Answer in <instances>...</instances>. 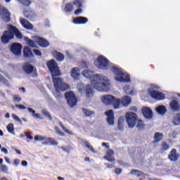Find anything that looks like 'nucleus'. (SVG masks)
Listing matches in <instances>:
<instances>
[{"mask_svg": "<svg viewBox=\"0 0 180 180\" xmlns=\"http://www.w3.org/2000/svg\"><path fill=\"white\" fill-rule=\"evenodd\" d=\"M83 77L90 79V82L94 88L101 92H108L110 89V81L107 77L102 75L94 74L93 71L84 70L82 72Z\"/></svg>", "mask_w": 180, "mask_h": 180, "instance_id": "1", "label": "nucleus"}, {"mask_svg": "<svg viewBox=\"0 0 180 180\" xmlns=\"http://www.w3.org/2000/svg\"><path fill=\"white\" fill-rule=\"evenodd\" d=\"M46 65L52 75V81L56 92L60 94V92L68 91V89H70V85L64 82L61 77H56L61 75L57 62L52 59L46 63Z\"/></svg>", "mask_w": 180, "mask_h": 180, "instance_id": "2", "label": "nucleus"}, {"mask_svg": "<svg viewBox=\"0 0 180 180\" xmlns=\"http://www.w3.org/2000/svg\"><path fill=\"white\" fill-rule=\"evenodd\" d=\"M9 26V30L4 31L1 37V43H3V44H8L11 40H13V39H15V36L16 39H18L19 40H22V39H23V34H22V32L18 30V27L13 25Z\"/></svg>", "mask_w": 180, "mask_h": 180, "instance_id": "3", "label": "nucleus"}, {"mask_svg": "<svg viewBox=\"0 0 180 180\" xmlns=\"http://www.w3.org/2000/svg\"><path fill=\"white\" fill-rule=\"evenodd\" d=\"M111 71L117 76L115 79L117 80V82H123L124 84L131 82L130 75L126 72H123L122 69H119L116 66H112L111 67Z\"/></svg>", "mask_w": 180, "mask_h": 180, "instance_id": "4", "label": "nucleus"}, {"mask_svg": "<svg viewBox=\"0 0 180 180\" xmlns=\"http://www.w3.org/2000/svg\"><path fill=\"white\" fill-rule=\"evenodd\" d=\"M101 100L107 106H110V105L114 106V109H119L120 108V100L110 94L102 96Z\"/></svg>", "mask_w": 180, "mask_h": 180, "instance_id": "5", "label": "nucleus"}, {"mask_svg": "<svg viewBox=\"0 0 180 180\" xmlns=\"http://www.w3.org/2000/svg\"><path fill=\"white\" fill-rule=\"evenodd\" d=\"M110 61L106 57L100 55L97 57L96 60L94 61V65L98 70H103L106 71L109 70Z\"/></svg>", "mask_w": 180, "mask_h": 180, "instance_id": "6", "label": "nucleus"}, {"mask_svg": "<svg viewBox=\"0 0 180 180\" xmlns=\"http://www.w3.org/2000/svg\"><path fill=\"white\" fill-rule=\"evenodd\" d=\"M125 117L127 120V123L129 127H133L136 126V123H137V114L135 112H128L125 114Z\"/></svg>", "mask_w": 180, "mask_h": 180, "instance_id": "7", "label": "nucleus"}, {"mask_svg": "<svg viewBox=\"0 0 180 180\" xmlns=\"http://www.w3.org/2000/svg\"><path fill=\"white\" fill-rule=\"evenodd\" d=\"M65 98H66V101H68V104L70 108H74V106L77 105V103H78V100L77 99V97L75 96V94L72 91L66 92L65 94Z\"/></svg>", "mask_w": 180, "mask_h": 180, "instance_id": "8", "label": "nucleus"}, {"mask_svg": "<svg viewBox=\"0 0 180 180\" xmlns=\"http://www.w3.org/2000/svg\"><path fill=\"white\" fill-rule=\"evenodd\" d=\"M22 49L23 46L20 43H13L10 46L11 53L18 57L22 56Z\"/></svg>", "mask_w": 180, "mask_h": 180, "instance_id": "9", "label": "nucleus"}, {"mask_svg": "<svg viewBox=\"0 0 180 180\" xmlns=\"http://www.w3.org/2000/svg\"><path fill=\"white\" fill-rule=\"evenodd\" d=\"M150 96L156 101H164L165 99V94L158 91H150L149 92Z\"/></svg>", "mask_w": 180, "mask_h": 180, "instance_id": "10", "label": "nucleus"}, {"mask_svg": "<svg viewBox=\"0 0 180 180\" xmlns=\"http://www.w3.org/2000/svg\"><path fill=\"white\" fill-rule=\"evenodd\" d=\"M0 16L3 17L4 22H11V14L9 11L5 7L0 6Z\"/></svg>", "mask_w": 180, "mask_h": 180, "instance_id": "11", "label": "nucleus"}, {"mask_svg": "<svg viewBox=\"0 0 180 180\" xmlns=\"http://www.w3.org/2000/svg\"><path fill=\"white\" fill-rule=\"evenodd\" d=\"M105 115L107 116V122L108 124L113 126V124H115V114L113 113V110H109L105 112Z\"/></svg>", "mask_w": 180, "mask_h": 180, "instance_id": "12", "label": "nucleus"}, {"mask_svg": "<svg viewBox=\"0 0 180 180\" xmlns=\"http://www.w3.org/2000/svg\"><path fill=\"white\" fill-rule=\"evenodd\" d=\"M141 112L146 119H153V110L148 107H143L141 109Z\"/></svg>", "mask_w": 180, "mask_h": 180, "instance_id": "13", "label": "nucleus"}, {"mask_svg": "<svg viewBox=\"0 0 180 180\" xmlns=\"http://www.w3.org/2000/svg\"><path fill=\"white\" fill-rule=\"evenodd\" d=\"M169 108L172 112H180V104L176 100L170 101Z\"/></svg>", "mask_w": 180, "mask_h": 180, "instance_id": "14", "label": "nucleus"}, {"mask_svg": "<svg viewBox=\"0 0 180 180\" xmlns=\"http://www.w3.org/2000/svg\"><path fill=\"white\" fill-rule=\"evenodd\" d=\"M72 22L75 25H85V23H88V18L79 16L75 18Z\"/></svg>", "mask_w": 180, "mask_h": 180, "instance_id": "15", "label": "nucleus"}, {"mask_svg": "<svg viewBox=\"0 0 180 180\" xmlns=\"http://www.w3.org/2000/svg\"><path fill=\"white\" fill-rule=\"evenodd\" d=\"M179 153H177L176 152V149L173 148L170 153L168 155V158L169 160H170V161H178V160L179 159Z\"/></svg>", "mask_w": 180, "mask_h": 180, "instance_id": "16", "label": "nucleus"}, {"mask_svg": "<svg viewBox=\"0 0 180 180\" xmlns=\"http://www.w3.org/2000/svg\"><path fill=\"white\" fill-rule=\"evenodd\" d=\"M115 155V151L112 149H108L106 153V155L103 157L104 160L108 161V162H114L115 158H113Z\"/></svg>", "mask_w": 180, "mask_h": 180, "instance_id": "17", "label": "nucleus"}, {"mask_svg": "<svg viewBox=\"0 0 180 180\" xmlns=\"http://www.w3.org/2000/svg\"><path fill=\"white\" fill-rule=\"evenodd\" d=\"M22 70L25 73L30 75V74H32L33 71H34V66L30 65V63H25L22 65Z\"/></svg>", "mask_w": 180, "mask_h": 180, "instance_id": "18", "label": "nucleus"}, {"mask_svg": "<svg viewBox=\"0 0 180 180\" xmlns=\"http://www.w3.org/2000/svg\"><path fill=\"white\" fill-rule=\"evenodd\" d=\"M20 22L24 29H27V30H32L33 29V25L30 23L25 18H21Z\"/></svg>", "mask_w": 180, "mask_h": 180, "instance_id": "19", "label": "nucleus"}, {"mask_svg": "<svg viewBox=\"0 0 180 180\" xmlns=\"http://www.w3.org/2000/svg\"><path fill=\"white\" fill-rule=\"evenodd\" d=\"M23 56L25 58H33V52L32 51V49L29 46H25L23 49Z\"/></svg>", "mask_w": 180, "mask_h": 180, "instance_id": "20", "label": "nucleus"}, {"mask_svg": "<svg viewBox=\"0 0 180 180\" xmlns=\"http://www.w3.org/2000/svg\"><path fill=\"white\" fill-rule=\"evenodd\" d=\"M81 69H79V68H73L70 72L71 77H72L74 79H79V77L81 76V74L79 73Z\"/></svg>", "mask_w": 180, "mask_h": 180, "instance_id": "21", "label": "nucleus"}, {"mask_svg": "<svg viewBox=\"0 0 180 180\" xmlns=\"http://www.w3.org/2000/svg\"><path fill=\"white\" fill-rule=\"evenodd\" d=\"M131 103V98L129 96H125L122 98L120 100V105L122 106H129Z\"/></svg>", "mask_w": 180, "mask_h": 180, "instance_id": "22", "label": "nucleus"}, {"mask_svg": "<svg viewBox=\"0 0 180 180\" xmlns=\"http://www.w3.org/2000/svg\"><path fill=\"white\" fill-rule=\"evenodd\" d=\"M162 139H164V134L162 133L156 132L154 135L155 140L153 141V143L157 144V143H160Z\"/></svg>", "mask_w": 180, "mask_h": 180, "instance_id": "23", "label": "nucleus"}, {"mask_svg": "<svg viewBox=\"0 0 180 180\" xmlns=\"http://www.w3.org/2000/svg\"><path fill=\"white\" fill-rule=\"evenodd\" d=\"M85 93L87 98H92V96H94V89L91 85L86 86Z\"/></svg>", "mask_w": 180, "mask_h": 180, "instance_id": "24", "label": "nucleus"}, {"mask_svg": "<svg viewBox=\"0 0 180 180\" xmlns=\"http://www.w3.org/2000/svg\"><path fill=\"white\" fill-rule=\"evenodd\" d=\"M38 44L40 46V47H49V45L50 44L47 40L44 39V38H39L38 39Z\"/></svg>", "mask_w": 180, "mask_h": 180, "instance_id": "25", "label": "nucleus"}, {"mask_svg": "<svg viewBox=\"0 0 180 180\" xmlns=\"http://www.w3.org/2000/svg\"><path fill=\"white\" fill-rule=\"evenodd\" d=\"M156 112L159 115H164L167 113V108L164 105H159L156 108Z\"/></svg>", "mask_w": 180, "mask_h": 180, "instance_id": "26", "label": "nucleus"}, {"mask_svg": "<svg viewBox=\"0 0 180 180\" xmlns=\"http://www.w3.org/2000/svg\"><path fill=\"white\" fill-rule=\"evenodd\" d=\"M44 143V144H49V146H58V142L53 139V138H47Z\"/></svg>", "mask_w": 180, "mask_h": 180, "instance_id": "27", "label": "nucleus"}, {"mask_svg": "<svg viewBox=\"0 0 180 180\" xmlns=\"http://www.w3.org/2000/svg\"><path fill=\"white\" fill-rule=\"evenodd\" d=\"M64 11L67 13L72 12V11H74V5L71 3L66 4L65 6Z\"/></svg>", "mask_w": 180, "mask_h": 180, "instance_id": "28", "label": "nucleus"}, {"mask_svg": "<svg viewBox=\"0 0 180 180\" xmlns=\"http://www.w3.org/2000/svg\"><path fill=\"white\" fill-rule=\"evenodd\" d=\"M54 57L55 58H56L58 61H63L64 60V58H65V56H64V54L60 52H56L54 53Z\"/></svg>", "mask_w": 180, "mask_h": 180, "instance_id": "29", "label": "nucleus"}, {"mask_svg": "<svg viewBox=\"0 0 180 180\" xmlns=\"http://www.w3.org/2000/svg\"><path fill=\"white\" fill-rule=\"evenodd\" d=\"M124 123V119H123V117H120L117 122V127H118V130H120V131H123Z\"/></svg>", "mask_w": 180, "mask_h": 180, "instance_id": "30", "label": "nucleus"}, {"mask_svg": "<svg viewBox=\"0 0 180 180\" xmlns=\"http://www.w3.org/2000/svg\"><path fill=\"white\" fill-rule=\"evenodd\" d=\"M124 91L125 92V94H127V95H134V91L131 90V89L130 88V85H126L124 87Z\"/></svg>", "mask_w": 180, "mask_h": 180, "instance_id": "31", "label": "nucleus"}, {"mask_svg": "<svg viewBox=\"0 0 180 180\" xmlns=\"http://www.w3.org/2000/svg\"><path fill=\"white\" fill-rule=\"evenodd\" d=\"M83 144L85 146V147H86V148H88V150H89V151L94 153V154L96 153V151H95V149H94V147L90 145L89 142L85 141L83 142Z\"/></svg>", "mask_w": 180, "mask_h": 180, "instance_id": "32", "label": "nucleus"}, {"mask_svg": "<svg viewBox=\"0 0 180 180\" xmlns=\"http://www.w3.org/2000/svg\"><path fill=\"white\" fill-rule=\"evenodd\" d=\"M6 129H7L8 133H11V134H15V127H14L13 124L9 123L7 125Z\"/></svg>", "mask_w": 180, "mask_h": 180, "instance_id": "33", "label": "nucleus"}, {"mask_svg": "<svg viewBox=\"0 0 180 180\" xmlns=\"http://www.w3.org/2000/svg\"><path fill=\"white\" fill-rule=\"evenodd\" d=\"M24 15L27 19H32L34 16V13L32 11H25Z\"/></svg>", "mask_w": 180, "mask_h": 180, "instance_id": "34", "label": "nucleus"}, {"mask_svg": "<svg viewBox=\"0 0 180 180\" xmlns=\"http://www.w3.org/2000/svg\"><path fill=\"white\" fill-rule=\"evenodd\" d=\"M41 113L43 116H46L49 120H53V117H51V115H50V112L47 111V110H42Z\"/></svg>", "mask_w": 180, "mask_h": 180, "instance_id": "35", "label": "nucleus"}, {"mask_svg": "<svg viewBox=\"0 0 180 180\" xmlns=\"http://www.w3.org/2000/svg\"><path fill=\"white\" fill-rule=\"evenodd\" d=\"M173 124H174V126H178L180 124V113L177 114L176 117H174Z\"/></svg>", "mask_w": 180, "mask_h": 180, "instance_id": "36", "label": "nucleus"}, {"mask_svg": "<svg viewBox=\"0 0 180 180\" xmlns=\"http://www.w3.org/2000/svg\"><path fill=\"white\" fill-rule=\"evenodd\" d=\"M84 2L82 0H75L72 3V5L75 6L76 8H82V4Z\"/></svg>", "mask_w": 180, "mask_h": 180, "instance_id": "37", "label": "nucleus"}, {"mask_svg": "<svg viewBox=\"0 0 180 180\" xmlns=\"http://www.w3.org/2000/svg\"><path fill=\"white\" fill-rule=\"evenodd\" d=\"M20 4L24 5V6H30L32 4V1L30 0H18Z\"/></svg>", "mask_w": 180, "mask_h": 180, "instance_id": "38", "label": "nucleus"}, {"mask_svg": "<svg viewBox=\"0 0 180 180\" xmlns=\"http://www.w3.org/2000/svg\"><path fill=\"white\" fill-rule=\"evenodd\" d=\"M59 124H60L61 129H63V130L65 131V133H67L68 134H70V136H72V131L68 130V129H67V128L63 124V123H61V122H59Z\"/></svg>", "mask_w": 180, "mask_h": 180, "instance_id": "39", "label": "nucleus"}, {"mask_svg": "<svg viewBox=\"0 0 180 180\" xmlns=\"http://www.w3.org/2000/svg\"><path fill=\"white\" fill-rule=\"evenodd\" d=\"M82 112L87 117L92 116V115H94V113H95L94 111H90L89 110H88L86 108H82Z\"/></svg>", "mask_w": 180, "mask_h": 180, "instance_id": "40", "label": "nucleus"}, {"mask_svg": "<svg viewBox=\"0 0 180 180\" xmlns=\"http://www.w3.org/2000/svg\"><path fill=\"white\" fill-rule=\"evenodd\" d=\"M161 147L162 151H167V150H169V145H168V143H167L165 141L162 142Z\"/></svg>", "mask_w": 180, "mask_h": 180, "instance_id": "41", "label": "nucleus"}, {"mask_svg": "<svg viewBox=\"0 0 180 180\" xmlns=\"http://www.w3.org/2000/svg\"><path fill=\"white\" fill-rule=\"evenodd\" d=\"M54 130L56 134H58V136H60L61 137H64V136H65V134L63 132L60 131V128L58 127H55Z\"/></svg>", "mask_w": 180, "mask_h": 180, "instance_id": "42", "label": "nucleus"}, {"mask_svg": "<svg viewBox=\"0 0 180 180\" xmlns=\"http://www.w3.org/2000/svg\"><path fill=\"white\" fill-rule=\"evenodd\" d=\"M131 174L134 175H136V176L139 178V176H141L142 172L137 169H131Z\"/></svg>", "mask_w": 180, "mask_h": 180, "instance_id": "43", "label": "nucleus"}, {"mask_svg": "<svg viewBox=\"0 0 180 180\" xmlns=\"http://www.w3.org/2000/svg\"><path fill=\"white\" fill-rule=\"evenodd\" d=\"M137 129H144V122L141 120H138V123L136 125Z\"/></svg>", "mask_w": 180, "mask_h": 180, "instance_id": "44", "label": "nucleus"}, {"mask_svg": "<svg viewBox=\"0 0 180 180\" xmlns=\"http://www.w3.org/2000/svg\"><path fill=\"white\" fill-rule=\"evenodd\" d=\"M0 169L4 174H8V166H6L5 165H0Z\"/></svg>", "mask_w": 180, "mask_h": 180, "instance_id": "45", "label": "nucleus"}, {"mask_svg": "<svg viewBox=\"0 0 180 180\" xmlns=\"http://www.w3.org/2000/svg\"><path fill=\"white\" fill-rule=\"evenodd\" d=\"M43 140H46V138H44L41 136H39V135H36L34 136V141H43Z\"/></svg>", "mask_w": 180, "mask_h": 180, "instance_id": "46", "label": "nucleus"}, {"mask_svg": "<svg viewBox=\"0 0 180 180\" xmlns=\"http://www.w3.org/2000/svg\"><path fill=\"white\" fill-rule=\"evenodd\" d=\"M13 98L15 102H20V101H22V97H20L19 95H13Z\"/></svg>", "mask_w": 180, "mask_h": 180, "instance_id": "47", "label": "nucleus"}, {"mask_svg": "<svg viewBox=\"0 0 180 180\" xmlns=\"http://www.w3.org/2000/svg\"><path fill=\"white\" fill-rule=\"evenodd\" d=\"M11 116L13 119H14V120H16L19 123H22V120H20V118H19L18 115H16L15 114H12Z\"/></svg>", "mask_w": 180, "mask_h": 180, "instance_id": "48", "label": "nucleus"}, {"mask_svg": "<svg viewBox=\"0 0 180 180\" xmlns=\"http://www.w3.org/2000/svg\"><path fill=\"white\" fill-rule=\"evenodd\" d=\"M27 43H28V46H30V47H36V44L34 42L33 40L28 39Z\"/></svg>", "mask_w": 180, "mask_h": 180, "instance_id": "49", "label": "nucleus"}, {"mask_svg": "<svg viewBox=\"0 0 180 180\" xmlns=\"http://www.w3.org/2000/svg\"><path fill=\"white\" fill-rule=\"evenodd\" d=\"M0 82L3 84H8V79H6L2 75L0 74Z\"/></svg>", "mask_w": 180, "mask_h": 180, "instance_id": "50", "label": "nucleus"}, {"mask_svg": "<svg viewBox=\"0 0 180 180\" xmlns=\"http://www.w3.org/2000/svg\"><path fill=\"white\" fill-rule=\"evenodd\" d=\"M33 53L35 54V56H38L39 57H41V51L38 49H33Z\"/></svg>", "mask_w": 180, "mask_h": 180, "instance_id": "51", "label": "nucleus"}, {"mask_svg": "<svg viewBox=\"0 0 180 180\" xmlns=\"http://www.w3.org/2000/svg\"><path fill=\"white\" fill-rule=\"evenodd\" d=\"M122 168H115V174H116V175H120V174H122Z\"/></svg>", "mask_w": 180, "mask_h": 180, "instance_id": "52", "label": "nucleus"}, {"mask_svg": "<svg viewBox=\"0 0 180 180\" xmlns=\"http://www.w3.org/2000/svg\"><path fill=\"white\" fill-rule=\"evenodd\" d=\"M15 108H18V109H20V110H25L26 109V106L22 105V104H17L15 105Z\"/></svg>", "mask_w": 180, "mask_h": 180, "instance_id": "53", "label": "nucleus"}, {"mask_svg": "<svg viewBox=\"0 0 180 180\" xmlns=\"http://www.w3.org/2000/svg\"><path fill=\"white\" fill-rule=\"evenodd\" d=\"M79 13H82V8H79L78 9L75 11V15H79Z\"/></svg>", "mask_w": 180, "mask_h": 180, "instance_id": "54", "label": "nucleus"}, {"mask_svg": "<svg viewBox=\"0 0 180 180\" xmlns=\"http://www.w3.org/2000/svg\"><path fill=\"white\" fill-rule=\"evenodd\" d=\"M32 116L33 117H35V119H41V115L37 114V113H36V112H34V115H32Z\"/></svg>", "mask_w": 180, "mask_h": 180, "instance_id": "55", "label": "nucleus"}, {"mask_svg": "<svg viewBox=\"0 0 180 180\" xmlns=\"http://www.w3.org/2000/svg\"><path fill=\"white\" fill-rule=\"evenodd\" d=\"M25 136H26L27 139H29V140H32L33 139V136H32V135H30V132H25Z\"/></svg>", "mask_w": 180, "mask_h": 180, "instance_id": "56", "label": "nucleus"}, {"mask_svg": "<svg viewBox=\"0 0 180 180\" xmlns=\"http://www.w3.org/2000/svg\"><path fill=\"white\" fill-rule=\"evenodd\" d=\"M27 110L30 113H32V115H34L36 113V110H33L32 108H28Z\"/></svg>", "mask_w": 180, "mask_h": 180, "instance_id": "57", "label": "nucleus"}, {"mask_svg": "<svg viewBox=\"0 0 180 180\" xmlns=\"http://www.w3.org/2000/svg\"><path fill=\"white\" fill-rule=\"evenodd\" d=\"M19 164H20V160L19 159H15L14 160V165L18 167V165H19Z\"/></svg>", "mask_w": 180, "mask_h": 180, "instance_id": "58", "label": "nucleus"}, {"mask_svg": "<svg viewBox=\"0 0 180 180\" xmlns=\"http://www.w3.org/2000/svg\"><path fill=\"white\" fill-rule=\"evenodd\" d=\"M105 166L107 168H115V165L113 164L105 163Z\"/></svg>", "mask_w": 180, "mask_h": 180, "instance_id": "59", "label": "nucleus"}, {"mask_svg": "<svg viewBox=\"0 0 180 180\" xmlns=\"http://www.w3.org/2000/svg\"><path fill=\"white\" fill-rule=\"evenodd\" d=\"M1 152L4 154H8V149L6 148H1Z\"/></svg>", "mask_w": 180, "mask_h": 180, "instance_id": "60", "label": "nucleus"}, {"mask_svg": "<svg viewBox=\"0 0 180 180\" xmlns=\"http://www.w3.org/2000/svg\"><path fill=\"white\" fill-rule=\"evenodd\" d=\"M21 165H22V167H27V162L26 160H23L21 162Z\"/></svg>", "mask_w": 180, "mask_h": 180, "instance_id": "61", "label": "nucleus"}, {"mask_svg": "<svg viewBox=\"0 0 180 180\" xmlns=\"http://www.w3.org/2000/svg\"><path fill=\"white\" fill-rule=\"evenodd\" d=\"M102 146H103V147H106V148H109V143H103Z\"/></svg>", "mask_w": 180, "mask_h": 180, "instance_id": "62", "label": "nucleus"}, {"mask_svg": "<svg viewBox=\"0 0 180 180\" xmlns=\"http://www.w3.org/2000/svg\"><path fill=\"white\" fill-rule=\"evenodd\" d=\"M130 110H131L132 112H137V108L136 107H131L130 108Z\"/></svg>", "mask_w": 180, "mask_h": 180, "instance_id": "63", "label": "nucleus"}, {"mask_svg": "<svg viewBox=\"0 0 180 180\" xmlns=\"http://www.w3.org/2000/svg\"><path fill=\"white\" fill-rule=\"evenodd\" d=\"M15 151L16 154H18V155H20V154H22V152H20V150H19L18 149H15Z\"/></svg>", "mask_w": 180, "mask_h": 180, "instance_id": "64", "label": "nucleus"}]
</instances>
